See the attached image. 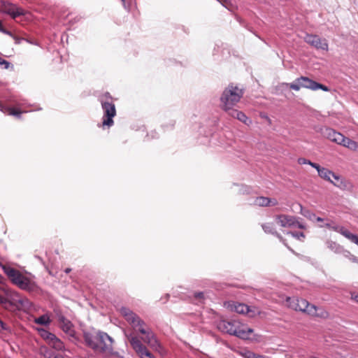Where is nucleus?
<instances>
[{
  "label": "nucleus",
  "mask_w": 358,
  "mask_h": 358,
  "mask_svg": "<svg viewBox=\"0 0 358 358\" xmlns=\"http://www.w3.org/2000/svg\"><path fill=\"white\" fill-rule=\"evenodd\" d=\"M275 222L282 227H297L299 229L304 228V226L299 223L295 217L287 215H277Z\"/></svg>",
  "instance_id": "nucleus-11"
},
{
  "label": "nucleus",
  "mask_w": 358,
  "mask_h": 358,
  "mask_svg": "<svg viewBox=\"0 0 358 358\" xmlns=\"http://www.w3.org/2000/svg\"><path fill=\"white\" fill-rule=\"evenodd\" d=\"M345 257L348 259H349L350 261L352 262L357 263L358 264V257L356 256L352 255L349 251L345 250Z\"/></svg>",
  "instance_id": "nucleus-32"
},
{
  "label": "nucleus",
  "mask_w": 358,
  "mask_h": 358,
  "mask_svg": "<svg viewBox=\"0 0 358 358\" xmlns=\"http://www.w3.org/2000/svg\"><path fill=\"white\" fill-rule=\"evenodd\" d=\"M320 227H326L331 229L332 224L330 222H326L324 224H320Z\"/></svg>",
  "instance_id": "nucleus-38"
},
{
  "label": "nucleus",
  "mask_w": 358,
  "mask_h": 358,
  "mask_svg": "<svg viewBox=\"0 0 358 358\" xmlns=\"http://www.w3.org/2000/svg\"><path fill=\"white\" fill-rule=\"evenodd\" d=\"M0 304L5 308L13 306L24 310L31 307V303L27 298L22 297L18 293L3 287H0Z\"/></svg>",
  "instance_id": "nucleus-3"
},
{
  "label": "nucleus",
  "mask_w": 358,
  "mask_h": 358,
  "mask_svg": "<svg viewBox=\"0 0 358 358\" xmlns=\"http://www.w3.org/2000/svg\"><path fill=\"white\" fill-rule=\"evenodd\" d=\"M303 40L317 50H328V43L325 38H322L317 35L306 34Z\"/></svg>",
  "instance_id": "nucleus-12"
},
{
  "label": "nucleus",
  "mask_w": 358,
  "mask_h": 358,
  "mask_svg": "<svg viewBox=\"0 0 358 358\" xmlns=\"http://www.w3.org/2000/svg\"><path fill=\"white\" fill-rule=\"evenodd\" d=\"M101 106L103 110V127H111L113 124V117L116 114L115 105L108 101H101Z\"/></svg>",
  "instance_id": "nucleus-9"
},
{
  "label": "nucleus",
  "mask_w": 358,
  "mask_h": 358,
  "mask_svg": "<svg viewBox=\"0 0 358 358\" xmlns=\"http://www.w3.org/2000/svg\"><path fill=\"white\" fill-rule=\"evenodd\" d=\"M254 204L258 206H274L278 204V201L275 199L259 196L255 199Z\"/></svg>",
  "instance_id": "nucleus-21"
},
{
  "label": "nucleus",
  "mask_w": 358,
  "mask_h": 358,
  "mask_svg": "<svg viewBox=\"0 0 358 358\" xmlns=\"http://www.w3.org/2000/svg\"><path fill=\"white\" fill-rule=\"evenodd\" d=\"M299 208H300V213L304 216L306 217V218H308V220L314 222L315 221V218H316V215L315 213L310 212V210H306V209H303V207L299 205Z\"/></svg>",
  "instance_id": "nucleus-30"
},
{
  "label": "nucleus",
  "mask_w": 358,
  "mask_h": 358,
  "mask_svg": "<svg viewBox=\"0 0 358 358\" xmlns=\"http://www.w3.org/2000/svg\"><path fill=\"white\" fill-rule=\"evenodd\" d=\"M315 221L322 222L324 220L320 217L316 216V218H315Z\"/></svg>",
  "instance_id": "nucleus-41"
},
{
  "label": "nucleus",
  "mask_w": 358,
  "mask_h": 358,
  "mask_svg": "<svg viewBox=\"0 0 358 358\" xmlns=\"http://www.w3.org/2000/svg\"><path fill=\"white\" fill-rule=\"evenodd\" d=\"M262 227L264 232L267 234H275L278 238L283 242L282 236L276 232L273 223H266L262 224Z\"/></svg>",
  "instance_id": "nucleus-26"
},
{
  "label": "nucleus",
  "mask_w": 358,
  "mask_h": 358,
  "mask_svg": "<svg viewBox=\"0 0 358 358\" xmlns=\"http://www.w3.org/2000/svg\"><path fill=\"white\" fill-rule=\"evenodd\" d=\"M242 356L245 358H255L256 354L250 352V351H246L245 352L241 353Z\"/></svg>",
  "instance_id": "nucleus-35"
},
{
  "label": "nucleus",
  "mask_w": 358,
  "mask_h": 358,
  "mask_svg": "<svg viewBox=\"0 0 358 358\" xmlns=\"http://www.w3.org/2000/svg\"><path fill=\"white\" fill-rule=\"evenodd\" d=\"M242 96L241 89L233 85H229L224 89L220 97L222 108L227 112L233 109V106L240 101Z\"/></svg>",
  "instance_id": "nucleus-5"
},
{
  "label": "nucleus",
  "mask_w": 358,
  "mask_h": 358,
  "mask_svg": "<svg viewBox=\"0 0 358 358\" xmlns=\"http://www.w3.org/2000/svg\"><path fill=\"white\" fill-rule=\"evenodd\" d=\"M322 135L330 141L335 142L336 143H339L342 140H343V135L339 132H336V131L330 129V128H324L322 129Z\"/></svg>",
  "instance_id": "nucleus-17"
},
{
  "label": "nucleus",
  "mask_w": 358,
  "mask_h": 358,
  "mask_svg": "<svg viewBox=\"0 0 358 358\" xmlns=\"http://www.w3.org/2000/svg\"><path fill=\"white\" fill-rule=\"evenodd\" d=\"M1 110L6 114L13 115L16 117H20V113H22L20 110H17L13 108L8 107V106H1Z\"/></svg>",
  "instance_id": "nucleus-28"
},
{
  "label": "nucleus",
  "mask_w": 358,
  "mask_h": 358,
  "mask_svg": "<svg viewBox=\"0 0 358 358\" xmlns=\"http://www.w3.org/2000/svg\"><path fill=\"white\" fill-rule=\"evenodd\" d=\"M300 80L301 82V86H302L303 88L310 89L314 91L317 90H322L325 92L329 91V89L327 86L310 80L307 77L301 76L300 77Z\"/></svg>",
  "instance_id": "nucleus-15"
},
{
  "label": "nucleus",
  "mask_w": 358,
  "mask_h": 358,
  "mask_svg": "<svg viewBox=\"0 0 358 358\" xmlns=\"http://www.w3.org/2000/svg\"><path fill=\"white\" fill-rule=\"evenodd\" d=\"M194 296L196 299L201 300L203 299V292H197L195 293Z\"/></svg>",
  "instance_id": "nucleus-37"
},
{
  "label": "nucleus",
  "mask_w": 358,
  "mask_h": 358,
  "mask_svg": "<svg viewBox=\"0 0 358 358\" xmlns=\"http://www.w3.org/2000/svg\"><path fill=\"white\" fill-rule=\"evenodd\" d=\"M288 234H291L293 237H294L299 240H301L302 238H305V235L303 232H299V233L289 232Z\"/></svg>",
  "instance_id": "nucleus-34"
},
{
  "label": "nucleus",
  "mask_w": 358,
  "mask_h": 358,
  "mask_svg": "<svg viewBox=\"0 0 358 358\" xmlns=\"http://www.w3.org/2000/svg\"><path fill=\"white\" fill-rule=\"evenodd\" d=\"M338 144L342 145L351 150L358 151V143L348 138L343 136V140H342Z\"/></svg>",
  "instance_id": "nucleus-23"
},
{
  "label": "nucleus",
  "mask_w": 358,
  "mask_h": 358,
  "mask_svg": "<svg viewBox=\"0 0 358 358\" xmlns=\"http://www.w3.org/2000/svg\"><path fill=\"white\" fill-rule=\"evenodd\" d=\"M141 358H155V357L152 355V354L150 352H148V357L147 356H143Z\"/></svg>",
  "instance_id": "nucleus-40"
},
{
  "label": "nucleus",
  "mask_w": 358,
  "mask_h": 358,
  "mask_svg": "<svg viewBox=\"0 0 358 358\" xmlns=\"http://www.w3.org/2000/svg\"><path fill=\"white\" fill-rule=\"evenodd\" d=\"M312 306L313 304L309 303L306 300L300 299L297 311H301L308 315V310Z\"/></svg>",
  "instance_id": "nucleus-27"
},
{
  "label": "nucleus",
  "mask_w": 358,
  "mask_h": 358,
  "mask_svg": "<svg viewBox=\"0 0 358 358\" xmlns=\"http://www.w3.org/2000/svg\"><path fill=\"white\" fill-rule=\"evenodd\" d=\"M255 358H267L266 357L264 356V355H255Z\"/></svg>",
  "instance_id": "nucleus-43"
},
{
  "label": "nucleus",
  "mask_w": 358,
  "mask_h": 358,
  "mask_svg": "<svg viewBox=\"0 0 358 358\" xmlns=\"http://www.w3.org/2000/svg\"><path fill=\"white\" fill-rule=\"evenodd\" d=\"M38 331L41 338H43L51 348L58 351L63 350V343L55 334L42 328L38 329Z\"/></svg>",
  "instance_id": "nucleus-10"
},
{
  "label": "nucleus",
  "mask_w": 358,
  "mask_h": 358,
  "mask_svg": "<svg viewBox=\"0 0 358 358\" xmlns=\"http://www.w3.org/2000/svg\"><path fill=\"white\" fill-rule=\"evenodd\" d=\"M298 163H299V164H309V165H310L312 167H313V165H317V164H315V163H313V162H311L310 161H309V160H308V159H305V158H299V159H298Z\"/></svg>",
  "instance_id": "nucleus-33"
},
{
  "label": "nucleus",
  "mask_w": 358,
  "mask_h": 358,
  "mask_svg": "<svg viewBox=\"0 0 358 358\" xmlns=\"http://www.w3.org/2000/svg\"><path fill=\"white\" fill-rule=\"evenodd\" d=\"M229 115L231 117L238 119L241 122L245 123V124H249L251 121L247 117V116L242 112L238 111L237 110L231 109L227 111Z\"/></svg>",
  "instance_id": "nucleus-22"
},
{
  "label": "nucleus",
  "mask_w": 358,
  "mask_h": 358,
  "mask_svg": "<svg viewBox=\"0 0 358 358\" xmlns=\"http://www.w3.org/2000/svg\"><path fill=\"white\" fill-rule=\"evenodd\" d=\"M0 65H4V68L8 69L10 67V64L6 60L0 57Z\"/></svg>",
  "instance_id": "nucleus-36"
},
{
  "label": "nucleus",
  "mask_w": 358,
  "mask_h": 358,
  "mask_svg": "<svg viewBox=\"0 0 358 358\" xmlns=\"http://www.w3.org/2000/svg\"><path fill=\"white\" fill-rule=\"evenodd\" d=\"M308 315L326 319L329 317V313L323 308L317 307L315 305H313L308 310Z\"/></svg>",
  "instance_id": "nucleus-19"
},
{
  "label": "nucleus",
  "mask_w": 358,
  "mask_h": 358,
  "mask_svg": "<svg viewBox=\"0 0 358 358\" xmlns=\"http://www.w3.org/2000/svg\"><path fill=\"white\" fill-rule=\"evenodd\" d=\"M224 306L232 311H235L239 314L246 315L250 317H254L262 313L259 308L256 306H248L245 303L231 301L225 303Z\"/></svg>",
  "instance_id": "nucleus-8"
},
{
  "label": "nucleus",
  "mask_w": 358,
  "mask_h": 358,
  "mask_svg": "<svg viewBox=\"0 0 358 358\" xmlns=\"http://www.w3.org/2000/svg\"><path fill=\"white\" fill-rule=\"evenodd\" d=\"M313 167L317 171L318 175L322 179L330 182L340 189H346L348 188L349 183L345 180H343L339 176L336 175L331 171L326 168L321 167L317 164V165H313Z\"/></svg>",
  "instance_id": "nucleus-7"
},
{
  "label": "nucleus",
  "mask_w": 358,
  "mask_h": 358,
  "mask_svg": "<svg viewBox=\"0 0 358 358\" xmlns=\"http://www.w3.org/2000/svg\"><path fill=\"white\" fill-rule=\"evenodd\" d=\"M84 339L86 345L96 352L110 354L113 350V340L105 332H85Z\"/></svg>",
  "instance_id": "nucleus-2"
},
{
  "label": "nucleus",
  "mask_w": 358,
  "mask_h": 358,
  "mask_svg": "<svg viewBox=\"0 0 358 358\" xmlns=\"http://www.w3.org/2000/svg\"><path fill=\"white\" fill-rule=\"evenodd\" d=\"M2 10L4 13L10 15L13 19L27 14V12L22 8L10 3H4Z\"/></svg>",
  "instance_id": "nucleus-14"
},
{
  "label": "nucleus",
  "mask_w": 358,
  "mask_h": 358,
  "mask_svg": "<svg viewBox=\"0 0 358 358\" xmlns=\"http://www.w3.org/2000/svg\"><path fill=\"white\" fill-rule=\"evenodd\" d=\"M326 245L329 250L336 254L345 252V251L341 245L332 241H327Z\"/></svg>",
  "instance_id": "nucleus-24"
},
{
  "label": "nucleus",
  "mask_w": 358,
  "mask_h": 358,
  "mask_svg": "<svg viewBox=\"0 0 358 358\" xmlns=\"http://www.w3.org/2000/svg\"><path fill=\"white\" fill-rule=\"evenodd\" d=\"M120 311L132 328L144 336L142 337L144 343L155 350H158L160 348L159 343L152 331L147 327L145 323L136 314L125 307L121 308Z\"/></svg>",
  "instance_id": "nucleus-1"
},
{
  "label": "nucleus",
  "mask_w": 358,
  "mask_h": 358,
  "mask_svg": "<svg viewBox=\"0 0 358 358\" xmlns=\"http://www.w3.org/2000/svg\"><path fill=\"white\" fill-rule=\"evenodd\" d=\"M34 321L36 324L45 327L48 326L51 322L50 315L48 313H45L38 317L34 318Z\"/></svg>",
  "instance_id": "nucleus-25"
},
{
  "label": "nucleus",
  "mask_w": 358,
  "mask_h": 358,
  "mask_svg": "<svg viewBox=\"0 0 358 358\" xmlns=\"http://www.w3.org/2000/svg\"><path fill=\"white\" fill-rule=\"evenodd\" d=\"M352 299L358 303V294H352Z\"/></svg>",
  "instance_id": "nucleus-39"
},
{
  "label": "nucleus",
  "mask_w": 358,
  "mask_h": 358,
  "mask_svg": "<svg viewBox=\"0 0 358 358\" xmlns=\"http://www.w3.org/2000/svg\"><path fill=\"white\" fill-rule=\"evenodd\" d=\"M308 315L326 319L329 317V313L323 308L317 307L315 305H313L308 310Z\"/></svg>",
  "instance_id": "nucleus-20"
},
{
  "label": "nucleus",
  "mask_w": 358,
  "mask_h": 358,
  "mask_svg": "<svg viewBox=\"0 0 358 358\" xmlns=\"http://www.w3.org/2000/svg\"><path fill=\"white\" fill-rule=\"evenodd\" d=\"M126 336L134 350L141 357L143 356H148L149 351L143 345L139 338L132 334H126Z\"/></svg>",
  "instance_id": "nucleus-13"
},
{
  "label": "nucleus",
  "mask_w": 358,
  "mask_h": 358,
  "mask_svg": "<svg viewBox=\"0 0 358 358\" xmlns=\"http://www.w3.org/2000/svg\"><path fill=\"white\" fill-rule=\"evenodd\" d=\"M2 277L0 275V282H1Z\"/></svg>",
  "instance_id": "nucleus-45"
},
{
  "label": "nucleus",
  "mask_w": 358,
  "mask_h": 358,
  "mask_svg": "<svg viewBox=\"0 0 358 358\" xmlns=\"http://www.w3.org/2000/svg\"><path fill=\"white\" fill-rule=\"evenodd\" d=\"M70 271H71V268H66V269L65 270V272H66V273H69Z\"/></svg>",
  "instance_id": "nucleus-44"
},
{
  "label": "nucleus",
  "mask_w": 358,
  "mask_h": 358,
  "mask_svg": "<svg viewBox=\"0 0 358 358\" xmlns=\"http://www.w3.org/2000/svg\"><path fill=\"white\" fill-rule=\"evenodd\" d=\"M122 1L123 3H124V0H122Z\"/></svg>",
  "instance_id": "nucleus-46"
},
{
  "label": "nucleus",
  "mask_w": 358,
  "mask_h": 358,
  "mask_svg": "<svg viewBox=\"0 0 358 358\" xmlns=\"http://www.w3.org/2000/svg\"><path fill=\"white\" fill-rule=\"evenodd\" d=\"M59 321L60 327L63 331L67 334L69 336L73 337L75 335V330L71 322L64 318L63 316L59 317Z\"/></svg>",
  "instance_id": "nucleus-18"
},
{
  "label": "nucleus",
  "mask_w": 358,
  "mask_h": 358,
  "mask_svg": "<svg viewBox=\"0 0 358 358\" xmlns=\"http://www.w3.org/2000/svg\"><path fill=\"white\" fill-rule=\"evenodd\" d=\"M331 229L340 233L344 237L350 240L352 243L358 245V236L354 234H352L350 231L339 225H332Z\"/></svg>",
  "instance_id": "nucleus-16"
},
{
  "label": "nucleus",
  "mask_w": 358,
  "mask_h": 358,
  "mask_svg": "<svg viewBox=\"0 0 358 358\" xmlns=\"http://www.w3.org/2000/svg\"><path fill=\"white\" fill-rule=\"evenodd\" d=\"M5 327H4V324L3 322L0 320V331L2 330V329H4Z\"/></svg>",
  "instance_id": "nucleus-42"
},
{
  "label": "nucleus",
  "mask_w": 358,
  "mask_h": 358,
  "mask_svg": "<svg viewBox=\"0 0 358 358\" xmlns=\"http://www.w3.org/2000/svg\"><path fill=\"white\" fill-rule=\"evenodd\" d=\"M301 82L300 80V78L296 79L294 82L289 84V86L291 89L299 91L301 88H302V86H301Z\"/></svg>",
  "instance_id": "nucleus-31"
},
{
  "label": "nucleus",
  "mask_w": 358,
  "mask_h": 358,
  "mask_svg": "<svg viewBox=\"0 0 358 358\" xmlns=\"http://www.w3.org/2000/svg\"><path fill=\"white\" fill-rule=\"evenodd\" d=\"M217 329L222 333L236 336L242 339H248L253 329L246 327L238 320H220L217 324Z\"/></svg>",
  "instance_id": "nucleus-4"
},
{
  "label": "nucleus",
  "mask_w": 358,
  "mask_h": 358,
  "mask_svg": "<svg viewBox=\"0 0 358 358\" xmlns=\"http://www.w3.org/2000/svg\"><path fill=\"white\" fill-rule=\"evenodd\" d=\"M3 269L10 280L20 288L29 292L36 289L35 282L17 270L6 266H4Z\"/></svg>",
  "instance_id": "nucleus-6"
},
{
  "label": "nucleus",
  "mask_w": 358,
  "mask_h": 358,
  "mask_svg": "<svg viewBox=\"0 0 358 358\" xmlns=\"http://www.w3.org/2000/svg\"><path fill=\"white\" fill-rule=\"evenodd\" d=\"M300 299L296 298L287 297L286 299L287 306L294 310H298V306Z\"/></svg>",
  "instance_id": "nucleus-29"
}]
</instances>
